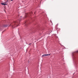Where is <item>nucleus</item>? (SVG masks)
Segmentation results:
<instances>
[{
  "instance_id": "f257e3e1",
  "label": "nucleus",
  "mask_w": 78,
  "mask_h": 78,
  "mask_svg": "<svg viewBox=\"0 0 78 78\" xmlns=\"http://www.w3.org/2000/svg\"><path fill=\"white\" fill-rule=\"evenodd\" d=\"M17 24H18V22L17 21H14L13 23H12L11 25L12 26V28H16L17 26Z\"/></svg>"
},
{
  "instance_id": "f03ea898",
  "label": "nucleus",
  "mask_w": 78,
  "mask_h": 78,
  "mask_svg": "<svg viewBox=\"0 0 78 78\" xmlns=\"http://www.w3.org/2000/svg\"><path fill=\"white\" fill-rule=\"evenodd\" d=\"M31 14H33V12H31L30 13H26V16L25 17V18H27V17H28V16H29Z\"/></svg>"
},
{
  "instance_id": "7ed1b4c3",
  "label": "nucleus",
  "mask_w": 78,
  "mask_h": 78,
  "mask_svg": "<svg viewBox=\"0 0 78 78\" xmlns=\"http://www.w3.org/2000/svg\"><path fill=\"white\" fill-rule=\"evenodd\" d=\"M50 54H44L42 56V57H45V56H50Z\"/></svg>"
},
{
  "instance_id": "20e7f679",
  "label": "nucleus",
  "mask_w": 78,
  "mask_h": 78,
  "mask_svg": "<svg viewBox=\"0 0 78 78\" xmlns=\"http://www.w3.org/2000/svg\"><path fill=\"white\" fill-rule=\"evenodd\" d=\"M1 4L2 5H6L4 3H1Z\"/></svg>"
},
{
  "instance_id": "39448f33",
  "label": "nucleus",
  "mask_w": 78,
  "mask_h": 78,
  "mask_svg": "<svg viewBox=\"0 0 78 78\" xmlns=\"http://www.w3.org/2000/svg\"><path fill=\"white\" fill-rule=\"evenodd\" d=\"M29 45H31V44H30Z\"/></svg>"
},
{
  "instance_id": "423d86ee",
  "label": "nucleus",
  "mask_w": 78,
  "mask_h": 78,
  "mask_svg": "<svg viewBox=\"0 0 78 78\" xmlns=\"http://www.w3.org/2000/svg\"><path fill=\"white\" fill-rule=\"evenodd\" d=\"M77 52L78 53V50L77 51Z\"/></svg>"
},
{
  "instance_id": "0eeeda50",
  "label": "nucleus",
  "mask_w": 78,
  "mask_h": 78,
  "mask_svg": "<svg viewBox=\"0 0 78 78\" xmlns=\"http://www.w3.org/2000/svg\"><path fill=\"white\" fill-rule=\"evenodd\" d=\"M13 0H11V1H13Z\"/></svg>"
},
{
  "instance_id": "6e6552de",
  "label": "nucleus",
  "mask_w": 78,
  "mask_h": 78,
  "mask_svg": "<svg viewBox=\"0 0 78 78\" xmlns=\"http://www.w3.org/2000/svg\"><path fill=\"white\" fill-rule=\"evenodd\" d=\"M34 14H35V12H34Z\"/></svg>"
},
{
  "instance_id": "1a4fd4ad",
  "label": "nucleus",
  "mask_w": 78,
  "mask_h": 78,
  "mask_svg": "<svg viewBox=\"0 0 78 78\" xmlns=\"http://www.w3.org/2000/svg\"><path fill=\"white\" fill-rule=\"evenodd\" d=\"M26 25H27V24H26Z\"/></svg>"
}]
</instances>
